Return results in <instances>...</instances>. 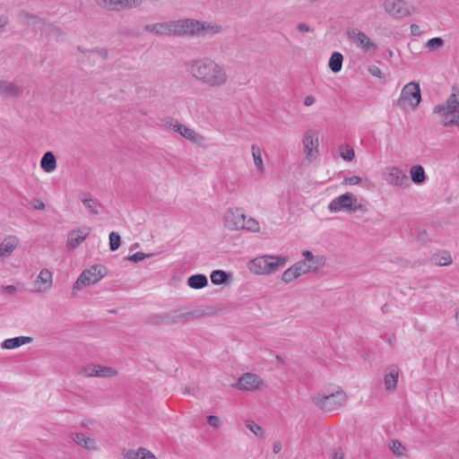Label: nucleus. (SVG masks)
<instances>
[{
	"label": "nucleus",
	"mask_w": 459,
	"mask_h": 459,
	"mask_svg": "<svg viewBox=\"0 0 459 459\" xmlns=\"http://www.w3.org/2000/svg\"><path fill=\"white\" fill-rule=\"evenodd\" d=\"M242 226L243 228L241 230H247L253 233L260 231L259 222L252 217H249L248 219L246 218L245 221H243Z\"/></svg>",
	"instance_id": "4c0bfd02"
},
{
	"label": "nucleus",
	"mask_w": 459,
	"mask_h": 459,
	"mask_svg": "<svg viewBox=\"0 0 459 459\" xmlns=\"http://www.w3.org/2000/svg\"><path fill=\"white\" fill-rule=\"evenodd\" d=\"M264 385V380L253 373H245L238 381L232 385L233 387L242 391L252 392L262 388Z\"/></svg>",
	"instance_id": "9b49d317"
},
{
	"label": "nucleus",
	"mask_w": 459,
	"mask_h": 459,
	"mask_svg": "<svg viewBox=\"0 0 459 459\" xmlns=\"http://www.w3.org/2000/svg\"><path fill=\"white\" fill-rule=\"evenodd\" d=\"M421 101V91L420 83L417 82H410L405 84L402 91L397 104L400 108L405 109L407 108L415 109Z\"/></svg>",
	"instance_id": "39448f33"
},
{
	"label": "nucleus",
	"mask_w": 459,
	"mask_h": 459,
	"mask_svg": "<svg viewBox=\"0 0 459 459\" xmlns=\"http://www.w3.org/2000/svg\"><path fill=\"white\" fill-rule=\"evenodd\" d=\"M315 102H316V99H315V97H314V96H312V95H308V96L305 97V99H304V105H305L306 107H310V106H312Z\"/></svg>",
	"instance_id": "5fc2aeb1"
},
{
	"label": "nucleus",
	"mask_w": 459,
	"mask_h": 459,
	"mask_svg": "<svg viewBox=\"0 0 459 459\" xmlns=\"http://www.w3.org/2000/svg\"><path fill=\"white\" fill-rule=\"evenodd\" d=\"M21 93L20 88L10 82H0V94L7 97H17Z\"/></svg>",
	"instance_id": "7c9ffc66"
},
{
	"label": "nucleus",
	"mask_w": 459,
	"mask_h": 459,
	"mask_svg": "<svg viewBox=\"0 0 459 459\" xmlns=\"http://www.w3.org/2000/svg\"><path fill=\"white\" fill-rule=\"evenodd\" d=\"M33 208L35 210H43L45 209V204L42 201L37 199L34 201Z\"/></svg>",
	"instance_id": "6e6d98bb"
},
{
	"label": "nucleus",
	"mask_w": 459,
	"mask_h": 459,
	"mask_svg": "<svg viewBox=\"0 0 459 459\" xmlns=\"http://www.w3.org/2000/svg\"><path fill=\"white\" fill-rule=\"evenodd\" d=\"M122 455L124 459H158L150 450L143 447L137 450L124 449Z\"/></svg>",
	"instance_id": "5701e85b"
},
{
	"label": "nucleus",
	"mask_w": 459,
	"mask_h": 459,
	"mask_svg": "<svg viewBox=\"0 0 459 459\" xmlns=\"http://www.w3.org/2000/svg\"><path fill=\"white\" fill-rule=\"evenodd\" d=\"M221 31V26L218 23L201 22L199 25V37L210 38Z\"/></svg>",
	"instance_id": "b1692460"
},
{
	"label": "nucleus",
	"mask_w": 459,
	"mask_h": 459,
	"mask_svg": "<svg viewBox=\"0 0 459 459\" xmlns=\"http://www.w3.org/2000/svg\"><path fill=\"white\" fill-rule=\"evenodd\" d=\"M53 274L48 269H42L33 281L34 292L42 293L52 288Z\"/></svg>",
	"instance_id": "a211bd4d"
},
{
	"label": "nucleus",
	"mask_w": 459,
	"mask_h": 459,
	"mask_svg": "<svg viewBox=\"0 0 459 459\" xmlns=\"http://www.w3.org/2000/svg\"><path fill=\"white\" fill-rule=\"evenodd\" d=\"M361 178L358 176H351L345 178L344 180L342 181V184L347 186H354L359 185L361 182Z\"/></svg>",
	"instance_id": "603ef678"
},
{
	"label": "nucleus",
	"mask_w": 459,
	"mask_h": 459,
	"mask_svg": "<svg viewBox=\"0 0 459 459\" xmlns=\"http://www.w3.org/2000/svg\"><path fill=\"white\" fill-rule=\"evenodd\" d=\"M247 429H248L256 437L263 438L264 436V429L252 420H247L245 422Z\"/></svg>",
	"instance_id": "58836bf2"
},
{
	"label": "nucleus",
	"mask_w": 459,
	"mask_h": 459,
	"mask_svg": "<svg viewBox=\"0 0 459 459\" xmlns=\"http://www.w3.org/2000/svg\"><path fill=\"white\" fill-rule=\"evenodd\" d=\"M444 119L441 121V124L443 125V122L451 120L452 118L449 117H443Z\"/></svg>",
	"instance_id": "0e129e2a"
},
{
	"label": "nucleus",
	"mask_w": 459,
	"mask_h": 459,
	"mask_svg": "<svg viewBox=\"0 0 459 459\" xmlns=\"http://www.w3.org/2000/svg\"><path fill=\"white\" fill-rule=\"evenodd\" d=\"M342 61H343L342 55L339 52H334V53H333V55L330 57L329 67L331 68V70L333 73H338L342 69Z\"/></svg>",
	"instance_id": "c9c22d12"
},
{
	"label": "nucleus",
	"mask_w": 459,
	"mask_h": 459,
	"mask_svg": "<svg viewBox=\"0 0 459 459\" xmlns=\"http://www.w3.org/2000/svg\"><path fill=\"white\" fill-rule=\"evenodd\" d=\"M347 394L340 386L318 393L311 397V401L319 410L333 412L340 410L347 402Z\"/></svg>",
	"instance_id": "f03ea898"
},
{
	"label": "nucleus",
	"mask_w": 459,
	"mask_h": 459,
	"mask_svg": "<svg viewBox=\"0 0 459 459\" xmlns=\"http://www.w3.org/2000/svg\"><path fill=\"white\" fill-rule=\"evenodd\" d=\"M305 274L307 273L305 272L300 263L296 262L290 268L283 272L281 275V281L288 284Z\"/></svg>",
	"instance_id": "412c9836"
},
{
	"label": "nucleus",
	"mask_w": 459,
	"mask_h": 459,
	"mask_svg": "<svg viewBox=\"0 0 459 459\" xmlns=\"http://www.w3.org/2000/svg\"><path fill=\"white\" fill-rule=\"evenodd\" d=\"M4 291L9 294H13L16 291V288L13 285H8L4 287Z\"/></svg>",
	"instance_id": "052dcab7"
},
{
	"label": "nucleus",
	"mask_w": 459,
	"mask_h": 459,
	"mask_svg": "<svg viewBox=\"0 0 459 459\" xmlns=\"http://www.w3.org/2000/svg\"><path fill=\"white\" fill-rule=\"evenodd\" d=\"M347 37L351 40L358 48L364 50H368L374 48V43L371 39L362 31L358 29H349L346 31Z\"/></svg>",
	"instance_id": "dca6fc26"
},
{
	"label": "nucleus",
	"mask_w": 459,
	"mask_h": 459,
	"mask_svg": "<svg viewBox=\"0 0 459 459\" xmlns=\"http://www.w3.org/2000/svg\"><path fill=\"white\" fill-rule=\"evenodd\" d=\"M19 240L14 236H8L0 244V256H9L18 246Z\"/></svg>",
	"instance_id": "a878e982"
},
{
	"label": "nucleus",
	"mask_w": 459,
	"mask_h": 459,
	"mask_svg": "<svg viewBox=\"0 0 459 459\" xmlns=\"http://www.w3.org/2000/svg\"><path fill=\"white\" fill-rule=\"evenodd\" d=\"M41 169L48 173L53 172L56 168V160L51 152H47L40 160Z\"/></svg>",
	"instance_id": "c756f323"
},
{
	"label": "nucleus",
	"mask_w": 459,
	"mask_h": 459,
	"mask_svg": "<svg viewBox=\"0 0 459 459\" xmlns=\"http://www.w3.org/2000/svg\"><path fill=\"white\" fill-rule=\"evenodd\" d=\"M152 255V254H144L143 252H137L132 255L127 256V260L137 263L143 260L145 257H150Z\"/></svg>",
	"instance_id": "09e8293b"
},
{
	"label": "nucleus",
	"mask_w": 459,
	"mask_h": 459,
	"mask_svg": "<svg viewBox=\"0 0 459 459\" xmlns=\"http://www.w3.org/2000/svg\"><path fill=\"white\" fill-rule=\"evenodd\" d=\"M389 448L396 456L400 457L405 455L406 448L399 440L393 439L389 443Z\"/></svg>",
	"instance_id": "79ce46f5"
},
{
	"label": "nucleus",
	"mask_w": 459,
	"mask_h": 459,
	"mask_svg": "<svg viewBox=\"0 0 459 459\" xmlns=\"http://www.w3.org/2000/svg\"><path fill=\"white\" fill-rule=\"evenodd\" d=\"M301 254L304 259L299 262L307 273L316 272L325 264L326 259L324 255H315L309 250H304Z\"/></svg>",
	"instance_id": "f8f14e48"
},
{
	"label": "nucleus",
	"mask_w": 459,
	"mask_h": 459,
	"mask_svg": "<svg viewBox=\"0 0 459 459\" xmlns=\"http://www.w3.org/2000/svg\"><path fill=\"white\" fill-rule=\"evenodd\" d=\"M97 4L109 10H119L126 7H137L143 0H95Z\"/></svg>",
	"instance_id": "6ab92c4d"
},
{
	"label": "nucleus",
	"mask_w": 459,
	"mask_h": 459,
	"mask_svg": "<svg viewBox=\"0 0 459 459\" xmlns=\"http://www.w3.org/2000/svg\"><path fill=\"white\" fill-rule=\"evenodd\" d=\"M80 200L82 201V203L83 204V205L89 210V212L92 214H99V204L94 201L93 199L91 198H88L86 197L85 195H80Z\"/></svg>",
	"instance_id": "e433bc0d"
},
{
	"label": "nucleus",
	"mask_w": 459,
	"mask_h": 459,
	"mask_svg": "<svg viewBox=\"0 0 459 459\" xmlns=\"http://www.w3.org/2000/svg\"><path fill=\"white\" fill-rule=\"evenodd\" d=\"M430 261L437 266H447L452 264L453 259L448 251L441 250L433 254Z\"/></svg>",
	"instance_id": "bb28decb"
},
{
	"label": "nucleus",
	"mask_w": 459,
	"mask_h": 459,
	"mask_svg": "<svg viewBox=\"0 0 459 459\" xmlns=\"http://www.w3.org/2000/svg\"><path fill=\"white\" fill-rule=\"evenodd\" d=\"M455 319H456L457 324L459 325V307H458V310L455 315Z\"/></svg>",
	"instance_id": "e2e57ef3"
},
{
	"label": "nucleus",
	"mask_w": 459,
	"mask_h": 459,
	"mask_svg": "<svg viewBox=\"0 0 459 459\" xmlns=\"http://www.w3.org/2000/svg\"><path fill=\"white\" fill-rule=\"evenodd\" d=\"M289 262L288 256L264 255L251 260L249 270L255 274L270 275Z\"/></svg>",
	"instance_id": "7ed1b4c3"
},
{
	"label": "nucleus",
	"mask_w": 459,
	"mask_h": 459,
	"mask_svg": "<svg viewBox=\"0 0 459 459\" xmlns=\"http://www.w3.org/2000/svg\"><path fill=\"white\" fill-rule=\"evenodd\" d=\"M384 9L394 19L406 17L414 11V8L404 0H385Z\"/></svg>",
	"instance_id": "0eeeda50"
},
{
	"label": "nucleus",
	"mask_w": 459,
	"mask_h": 459,
	"mask_svg": "<svg viewBox=\"0 0 459 459\" xmlns=\"http://www.w3.org/2000/svg\"><path fill=\"white\" fill-rule=\"evenodd\" d=\"M383 178L391 186L405 188L410 181L404 171L398 167H387L383 171Z\"/></svg>",
	"instance_id": "6e6552de"
},
{
	"label": "nucleus",
	"mask_w": 459,
	"mask_h": 459,
	"mask_svg": "<svg viewBox=\"0 0 459 459\" xmlns=\"http://www.w3.org/2000/svg\"><path fill=\"white\" fill-rule=\"evenodd\" d=\"M97 367L98 365H89L84 367L82 369L83 375L88 377H97Z\"/></svg>",
	"instance_id": "de8ad7c7"
},
{
	"label": "nucleus",
	"mask_w": 459,
	"mask_h": 459,
	"mask_svg": "<svg viewBox=\"0 0 459 459\" xmlns=\"http://www.w3.org/2000/svg\"><path fill=\"white\" fill-rule=\"evenodd\" d=\"M333 459H344V452L342 448H335L333 452Z\"/></svg>",
	"instance_id": "864d4df0"
},
{
	"label": "nucleus",
	"mask_w": 459,
	"mask_h": 459,
	"mask_svg": "<svg viewBox=\"0 0 459 459\" xmlns=\"http://www.w3.org/2000/svg\"><path fill=\"white\" fill-rule=\"evenodd\" d=\"M282 446H281V442L277 441V442H274L273 445V451L274 454H278L281 452Z\"/></svg>",
	"instance_id": "bf43d9fd"
},
{
	"label": "nucleus",
	"mask_w": 459,
	"mask_h": 459,
	"mask_svg": "<svg viewBox=\"0 0 459 459\" xmlns=\"http://www.w3.org/2000/svg\"><path fill=\"white\" fill-rule=\"evenodd\" d=\"M444 46V40L441 38H433L427 41L425 47L432 51L440 49Z\"/></svg>",
	"instance_id": "c03bdc74"
},
{
	"label": "nucleus",
	"mask_w": 459,
	"mask_h": 459,
	"mask_svg": "<svg viewBox=\"0 0 459 459\" xmlns=\"http://www.w3.org/2000/svg\"><path fill=\"white\" fill-rule=\"evenodd\" d=\"M187 284L192 289L200 290L207 286L208 279L204 274H194L187 279Z\"/></svg>",
	"instance_id": "2f4dec72"
},
{
	"label": "nucleus",
	"mask_w": 459,
	"mask_h": 459,
	"mask_svg": "<svg viewBox=\"0 0 459 459\" xmlns=\"http://www.w3.org/2000/svg\"><path fill=\"white\" fill-rule=\"evenodd\" d=\"M106 275L105 268L100 264H94L89 269L84 270L73 286V291L75 293L83 286H90L99 282Z\"/></svg>",
	"instance_id": "423d86ee"
},
{
	"label": "nucleus",
	"mask_w": 459,
	"mask_h": 459,
	"mask_svg": "<svg viewBox=\"0 0 459 459\" xmlns=\"http://www.w3.org/2000/svg\"><path fill=\"white\" fill-rule=\"evenodd\" d=\"M339 151L340 156L346 161H351L355 157L354 149L348 144H342Z\"/></svg>",
	"instance_id": "a19ab883"
},
{
	"label": "nucleus",
	"mask_w": 459,
	"mask_h": 459,
	"mask_svg": "<svg viewBox=\"0 0 459 459\" xmlns=\"http://www.w3.org/2000/svg\"><path fill=\"white\" fill-rule=\"evenodd\" d=\"M411 180L415 184H421L426 179L425 170L421 165H414L410 169Z\"/></svg>",
	"instance_id": "473e14b6"
},
{
	"label": "nucleus",
	"mask_w": 459,
	"mask_h": 459,
	"mask_svg": "<svg viewBox=\"0 0 459 459\" xmlns=\"http://www.w3.org/2000/svg\"><path fill=\"white\" fill-rule=\"evenodd\" d=\"M189 72L201 83L211 88H221L229 82L227 68L214 59L204 56L190 61Z\"/></svg>",
	"instance_id": "f257e3e1"
},
{
	"label": "nucleus",
	"mask_w": 459,
	"mask_h": 459,
	"mask_svg": "<svg viewBox=\"0 0 459 459\" xmlns=\"http://www.w3.org/2000/svg\"><path fill=\"white\" fill-rule=\"evenodd\" d=\"M297 29L300 32H307V31L310 30V28H309V26L307 23H299L297 26Z\"/></svg>",
	"instance_id": "4d7b16f0"
},
{
	"label": "nucleus",
	"mask_w": 459,
	"mask_h": 459,
	"mask_svg": "<svg viewBox=\"0 0 459 459\" xmlns=\"http://www.w3.org/2000/svg\"><path fill=\"white\" fill-rule=\"evenodd\" d=\"M31 342L30 337L18 336L4 340L1 346L3 349L12 350Z\"/></svg>",
	"instance_id": "c85d7f7f"
},
{
	"label": "nucleus",
	"mask_w": 459,
	"mask_h": 459,
	"mask_svg": "<svg viewBox=\"0 0 459 459\" xmlns=\"http://www.w3.org/2000/svg\"><path fill=\"white\" fill-rule=\"evenodd\" d=\"M246 215L239 208L228 209L223 216L224 225L230 230H241Z\"/></svg>",
	"instance_id": "ddd939ff"
},
{
	"label": "nucleus",
	"mask_w": 459,
	"mask_h": 459,
	"mask_svg": "<svg viewBox=\"0 0 459 459\" xmlns=\"http://www.w3.org/2000/svg\"><path fill=\"white\" fill-rule=\"evenodd\" d=\"M121 244V238L118 233L112 231L109 234V248L111 251L118 249Z\"/></svg>",
	"instance_id": "a18cd8bd"
},
{
	"label": "nucleus",
	"mask_w": 459,
	"mask_h": 459,
	"mask_svg": "<svg viewBox=\"0 0 459 459\" xmlns=\"http://www.w3.org/2000/svg\"><path fill=\"white\" fill-rule=\"evenodd\" d=\"M8 23V19L6 16H0V30L4 28Z\"/></svg>",
	"instance_id": "680f3d73"
},
{
	"label": "nucleus",
	"mask_w": 459,
	"mask_h": 459,
	"mask_svg": "<svg viewBox=\"0 0 459 459\" xmlns=\"http://www.w3.org/2000/svg\"><path fill=\"white\" fill-rule=\"evenodd\" d=\"M200 21L195 19L175 20L176 37H199Z\"/></svg>",
	"instance_id": "1a4fd4ad"
},
{
	"label": "nucleus",
	"mask_w": 459,
	"mask_h": 459,
	"mask_svg": "<svg viewBox=\"0 0 459 459\" xmlns=\"http://www.w3.org/2000/svg\"><path fill=\"white\" fill-rule=\"evenodd\" d=\"M331 212H347L354 213L358 211L366 212V208L358 203V198L351 193H345L333 198L328 204Z\"/></svg>",
	"instance_id": "20e7f679"
},
{
	"label": "nucleus",
	"mask_w": 459,
	"mask_h": 459,
	"mask_svg": "<svg viewBox=\"0 0 459 459\" xmlns=\"http://www.w3.org/2000/svg\"><path fill=\"white\" fill-rule=\"evenodd\" d=\"M368 71L374 77H377L379 79H385V76H384L381 69L377 65L368 66Z\"/></svg>",
	"instance_id": "8fccbe9b"
},
{
	"label": "nucleus",
	"mask_w": 459,
	"mask_h": 459,
	"mask_svg": "<svg viewBox=\"0 0 459 459\" xmlns=\"http://www.w3.org/2000/svg\"><path fill=\"white\" fill-rule=\"evenodd\" d=\"M456 111L455 106H451L446 101L443 104L436 105L433 108V112L435 114H438L443 117H449L450 115L454 114Z\"/></svg>",
	"instance_id": "72a5a7b5"
},
{
	"label": "nucleus",
	"mask_w": 459,
	"mask_h": 459,
	"mask_svg": "<svg viewBox=\"0 0 459 459\" xmlns=\"http://www.w3.org/2000/svg\"><path fill=\"white\" fill-rule=\"evenodd\" d=\"M211 281L214 285L227 283L230 281V275L222 270H215L211 273Z\"/></svg>",
	"instance_id": "f704fd0d"
},
{
	"label": "nucleus",
	"mask_w": 459,
	"mask_h": 459,
	"mask_svg": "<svg viewBox=\"0 0 459 459\" xmlns=\"http://www.w3.org/2000/svg\"><path fill=\"white\" fill-rule=\"evenodd\" d=\"M176 133L179 134L189 142L198 145H203L205 141L204 136L181 123H179Z\"/></svg>",
	"instance_id": "aec40b11"
},
{
	"label": "nucleus",
	"mask_w": 459,
	"mask_h": 459,
	"mask_svg": "<svg viewBox=\"0 0 459 459\" xmlns=\"http://www.w3.org/2000/svg\"><path fill=\"white\" fill-rule=\"evenodd\" d=\"M179 121L173 117H165L161 119V126L169 130H171L173 132L177 131V128L178 127Z\"/></svg>",
	"instance_id": "37998d69"
},
{
	"label": "nucleus",
	"mask_w": 459,
	"mask_h": 459,
	"mask_svg": "<svg viewBox=\"0 0 459 459\" xmlns=\"http://www.w3.org/2000/svg\"><path fill=\"white\" fill-rule=\"evenodd\" d=\"M71 437L74 440V442H75L77 445L87 450L94 451L98 449L97 442L95 441V439L86 437L82 433H74L72 434Z\"/></svg>",
	"instance_id": "393cba45"
},
{
	"label": "nucleus",
	"mask_w": 459,
	"mask_h": 459,
	"mask_svg": "<svg viewBox=\"0 0 459 459\" xmlns=\"http://www.w3.org/2000/svg\"><path fill=\"white\" fill-rule=\"evenodd\" d=\"M91 229L87 226H83L77 230L71 231L68 234L66 247L68 249H74L80 246L91 234Z\"/></svg>",
	"instance_id": "f3484780"
},
{
	"label": "nucleus",
	"mask_w": 459,
	"mask_h": 459,
	"mask_svg": "<svg viewBox=\"0 0 459 459\" xmlns=\"http://www.w3.org/2000/svg\"><path fill=\"white\" fill-rule=\"evenodd\" d=\"M97 371L98 377H113L117 375V370L112 367L98 365Z\"/></svg>",
	"instance_id": "ea45409f"
},
{
	"label": "nucleus",
	"mask_w": 459,
	"mask_h": 459,
	"mask_svg": "<svg viewBox=\"0 0 459 459\" xmlns=\"http://www.w3.org/2000/svg\"><path fill=\"white\" fill-rule=\"evenodd\" d=\"M446 102L451 106H455V108L457 109L459 107V88L453 89V93L448 97Z\"/></svg>",
	"instance_id": "49530a36"
},
{
	"label": "nucleus",
	"mask_w": 459,
	"mask_h": 459,
	"mask_svg": "<svg viewBox=\"0 0 459 459\" xmlns=\"http://www.w3.org/2000/svg\"><path fill=\"white\" fill-rule=\"evenodd\" d=\"M175 20L148 24L144 30L157 36H176Z\"/></svg>",
	"instance_id": "2eb2a0df"
},
{
	"label": "nucleus",
	"mask_w": 459,
	"mask_h": 459,
	"mask_svg": "<svg viewBox=\"0 0 459 459\" xmlns=\"http://www.w3.org/2000/svg\"><path fill=\"white\" fill-rule=\"evenodd\" d=\"M399 368L396 366L388 367L385 369L384 382L385 389L388 391H394L398 383Z\"/></svg>",
	"instance_id": "4be33fe9"
},
{
	"label": "nucleus",
	"mask_w": 459,
	"mask_h": 459,
	"mask_svg": "<svg viewBox=\"0 0 459 459\" xmlns=\"http://www.w3.org/2000/svg\"><path fill=\"white\" fill-rule=\"evenodd\" d=\"M251 151L256 172L263 174L265 170V167L263 160L262 150L258 145L254 143L251 145Z\"/></svg>",
	"instance_id": "cd10ccee"
},
{
	"label": "nucleus",
	"mask_w": 459,
	"mask_h": 459,
	"mask_svg": "<svg viewBox=\"0 0 459 459\" xmlns=\"http://www.w3.org/2000/svg\"><path fill=\"white\" fill-rule=\"evenodd\" d=\"M303 152L306 158L309 160L316 158L318 153V138L313 131H307L304 134Z\"/></svg>",
	"instance_id": "4468645a"
},
{
	"label": "nucleus",
	"mask_w": 459,
	"mask_h": 459,
	"mask_svg": "<svg viewBox=\"0 0 459 459\" xmlns=\"http://www.w3.org/2000/svg\"><path fill=\"white\" fill-rule=\"evenodd\" d=\"M193 317L192 312L172 310L156 316L155 322L160 325L186 324Z\"/></svg>",
	"instance_id": "9d476101"
},
{
	"label": "nucleus",
	"mask_w": 459,
	"mask_h": 459,
	"mask_svg": "<svg viewBox=\"0 0 459 459\" xmlns=\"http://www.w3.org/2000/svg\"><path fill=\"white\" fill-rule=\"evenodd\" d=\"M207 423L214 429H219L221 426L220 418L214 415H209L207 417Z\"/></svg>",
	"instance_id": "3c124183"
},
{
	"label": "nucleus",
	"mask_w": 459,
	"mask_h": 459,
	"mask_svg": "<svg viewBox=\"0 0 459 459\" xmlns=\"http://www.w3.org/2000/svg\"><path fill=\"white\" fill-rule=\"evenodd\" d=\"M410 29H411V32L412 35H417L418 36V35H420V33H421L420 30V27L417 24H411Z\"/></svg>",
	"instance_id": "13d9d810"
}]
</instances>
